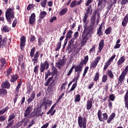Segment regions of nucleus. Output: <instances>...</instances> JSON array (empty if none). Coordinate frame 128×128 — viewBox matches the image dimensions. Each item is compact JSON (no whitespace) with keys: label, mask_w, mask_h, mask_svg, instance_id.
<instances>
[{"label":"nucleus","mask_w":128,"mask_h":128,"mask_svg":"<svg viewBox=\"0 0 128 128\" xmlns=\"http://www.w3.org/2000/svg\"><path fill=\"white\" fill-rule=\"evenodd\" d=\"M30 58H32V62L34 65L36 66V64L38 62V58H40V52L38 51L36 52V48L33 47L30 51Z\"/></svg>","instance_id":"nucleus-1"},{"label":"nucleus","mask_w":128,"mask_h":128,"mask_svg":"<svg viewBox=\"0 0 128 128\" xmlns=\"http://www.w3.org/2000/svg\"><path fill=\"white\" fill-rule=\"evenodd\" d=\"M5 16L9 24H12V22L14 18V9L12 8H7L5 12Z\"/></svg>","instance_id":"nucleus-2"},{"label":"nucleus","mask_w":128,"mask_h":128,"mask_svg":"<svg viewBox=\"0 0 128 128\" xmlns=\"http://www.w3.org/2000/svg\"><path fill=\"white\" fill-rule=\"evenodd\" d=\"M15 118L16 115L14 113L8 116V122L6 128H18L16 125L14 124V120H13Z\"/></svg>","instance_id":"nucleus-3"},{"label":"nucleus","mask_w":128,"mask_h":128,"mask_svg":"<svg viewBox=\"0 0 128 128\" xmlns=\"http://www.w3.org/2000/svg\"><path fill=\"white\" fill-rule=\"evenodd\" d=\"M94 24H90L89 26L86 25L84 26V30L83 32L86 34H94Z\"/></svg>","instance_id":"nucleus-4"},{"label":"nucleus","mask_w":128,"mask_h":128,"mask_svg":"<svg viewBox=\"0 0 128 128\" xmlns=\"http://www.w3.org/2000/svg\"><path fill=\"white\" fill-rule=\"evenodd\" d=\"M78 124L80 128H86V118L84 117L82 118V116L78 117Z\"/></svg>","instance_id":"nucleus-5"},{"label":"nucleus","mask_w":128,"mask_h":128,"mask_svg":"<svg viewBox=\"0 0 128 128\" xmlns=\"http://www.w3.org/2000/svg\"><path fill=\"white\" fill-rule=\"evenodd\" d=\"M97 116L100 122H104L108 118V115L106 113H102V110H98Z\"/></svg>","instance_id":"nucleus-6"},{"label":"nucleus","mask_w":128,"mask_h":128,"mask_svg":"<svg viewBox=\"0 0 128 128\" xmlns=\"http://www.w3.org/2000/svg\"><path fill=\"white\" fill-rule=\"evenodd\" d=\"M48 68H50V64L48 60H46L44 63H41L40 68V72H44L46 70H48Z\"/></svg>","instance_id":"nucleus-7"},{"label":"nucleus","mask_w":128,"mask_h":128,"mask_svg":"<svg viewBox=\"0 0 128 128\" xmlns=\"http://www.w3.org/2000/svg\"><path fill=\"white\" fill-rule=\"evenodd\" d=\"M91 8L92 6H90V5L87 8L86 12L84 13V16L82 19L84 22H86L88 20V14L90 12V14H92V10H91Z\"/></svg>","instance_id":"nucleus-8"},{"label":"nucleus","mask_w":128,"mask_h":128,"mask_svg":"<svg viewBox=\"0 0 128 128\" xmlns=\"http://www.w3.org/2000/svg\"><path fill=\"white\" fill-rule=\"evenodd\" d=\"M91 8L92 6H90V5L87 8L86 12L84 13V16L82 19L84 22H86L88 20V14L90 12V14H92V10H91Z\"/></svg>","instance_id":"nucleus-9"},{"label":"nucleus","mask_w":128,"mask_h":128,"mask_svg":"<svg viewBox=\"0 0 128 128\" xmlns=\"http://www.w3.org/2000/svg\"><path fill=\"white\" fill-rule=\"evenodd\" d=\"M26 36H22L20 38V48L21 50H24L26 46Z\"/></svg>","instance_id":"nucleus-10"},{"label":"nucleus","mask_w":128,"mask_h":128,"mask_svg":"<svg viewBox=\"0 0 128 128\" xmlns=\"http://www.w3.org/2000/svg\"><path fill=\"white\" fill-rule=\"evenodd\" d=\"M100 58H102L100 56H98L95 58L94 60L93 61L90 65V70H92V68H96V66H98Z\"/></svg>","instance_id":"nucleus-11"},{"label":"nucleus","mask_w":128,"mask_h":128,"mask_svg":"<svg viewBox=\"0 0 128 128\" xmlns=\"http://www.w3.org/2000/svg\"><path fill=\"white\" fill-rule=\"evenodd\" d=\"M74 38H72L68 43V46L66 50H68L69 54L72 52V46H74Z\"/></svg>","instance_id":"nucleus-12"},{"label":"nucleus","mask_w":128,"mask_h":128,"mask_svg":"<svg viewBox=\"0 0 128 128\" xmlns=\"http://www.w3.org/2000/svg\"><path fill=\"white\" fill-rule=\"evenodd\" d=\"M84 66V64L80 62L78 65L76 66L74 65V72L80 73L82 72V68Z\"/></svg>","instance_id":"nucleus-13"},{"label":"nucleus","mask_w":128,"mask_h":128,"mask_svg":"<svg viewBox=\"0 0 128 128\" xmlns=\"http://www.w3.org/2000/svg\"><path fill=\"white\" fill-rule=\"evenodd\" d=\"M88 34L86 33L82 32V39L81 40L80 44L83 46H84L86 44L88 40Z\"/></svg>","instance_id":"nucleus-14"},{"label":"nucleus","mask_w":128,"mask_h":128,"mask_svg":"<svg viewBox=\"0 0 128 128\" xmlns=\"http://www.w3.org/2000/svg\"><path fill=\"white\" fill-rule=\"evenodd\" d=\"M33 108H34V106H28L26 108L25 110V112L24 113V116L25 118H26V116H30V112H32Z\"/></svg>","instance_id":"nucleus-15"},{"label":"nucleus","mask_w":128,"mask_h":128,"mask_svg":"<svg viewBox=\"0 0 128 128\" xmlns=\"http://www.w3.org/2000/svg\"><path fill=\"white\" fill-rule=\"evenodd\" d=\"M20 78V77L18 76V74H13L10 76V82H16L17 80H18Z\"/></svg>","instance_id":"nucleus-16"},{"label":"nucleus","mask_w":128,"mask_h":128,"mask_svg":"<svg viewBox=\"0 0 128 128\" xmlns=\"http://www.w3.org/2000/svg\"><path fill=\"white\" fill-rule=\"evenodd\" d=\"M92 100H94V98H91L87 100L86 106L88 110H90L92 108Z\"/></svg>","instance_id":"nucleus-17"},{"label":"nucleus","mask_w":128,"mask_h":128,"mask_svg":"<svg viewBox=\"0 0 128 128\" xmlns=\"http://www.w3.org/2000/svg\"><path fill=\"white\" fill-rule=\"evenodd\" d=\"M42 108H38V106L36 108H35L34 109V114L33 115V117L34 118V116H40V112H42Z\"/></svg>","instance_id":"nucleus-18"},{"label":"nucleus","mask_w":128,"mask_h":128,"mask_svg":"<svg viewBox=\"0 0 128 128\" xmlns=\"http://www.w3.org/2000/svg\"><path fill=\"white\" fill-rule=\"evenodd\" d=\"M1 88H10V83L8 80H6L2 83Z\"/></svg>","instance_id":"nucleus-19"},{"label":"nucleus","mask_w":128,"mask_h":128,"mask_svg":"<svg viewBox=\"0 0 128 128\" xmlns=\"http://www.w3.org/2000/svg\"><path fill=\"white\" fill-rule=\"evenodd\" d=\"M34 22H36V14L33 13L31 14L29 18V24H30L34 26Z\"/></svg>","instance_id":"nucleus-20"},{"label":"nucleus","mask_w":128,"mask_h":128,"mask_svg":"<svg viewBox=\"0 0 128 128\" xmlns=\"http://www.w3.org/2000/svg\"><path fill=\"white\" fill-rule=\"evenodd\" d=\"M52 101H51L50 100H47L43 102L42 104L44 106V108L46 110H48V106H52Z\"/></svg>","instance_id":"nucleus-21"},{"label":"nucleus","mask_w":128,"mask_h":128,"mask_svg":"<svg viewBox=\"0 0 128 128\" xmlns=\"http://www.w3.org/2000/svg\"><path fill=\"white\" fill-rule=\"evenodd\" d=\"M96 10H94V12L92 14V16L91 17L90 19V24H94L96 26Z\"/></svg>","instance_id":"nucleus-22"},{"label":"nucleus","mask_w":128,"mask_h":128,"mask_svg":"<svg viewBox=\"0 0 128 128\" xmlns=\"http://www.w3.org/2000/svg\"><path fill=\"white\" fill-rule=\"evenodd\" d=\"M56 103L54 104L52 106L50 109L46 113V114H50V116H54V114H56V110H54V108H56Z\"/></svg>","instance_id":"nucleus-23"},{"label":"nucleus","mask_w":128,"mask_h":128,"mask_svg":"<svg viewBox=\"0 0 128 128\" xmlns=\"http://www.w3.org/2000/svg\"><path fill=\"white\" fill-rule=\"evenodd\" d=\"M124 102L125 108L128 110V89L126 90L125 96H124Z\"/></svg>","instance_id":"nucleus-24"},{"label":"nucleus","mask_w":128,"mask_h":128,"mask_svg":"<svg viewBox=\"0 0 128 128\" xmlns=\"http://www.w3.org/2000/svg\"><path fill=\"white\" fill-rule=\"evenodd\" d=\"M104 40H102L100 41L98 44V50L99 52H102V50L104 48Z\"/></svg>","instance_id":"nucleus-25"},{"label":"nucleus","mask_w":128,"mask_h":128,"mask_svg":"<svg viewBox=\"0 0 128 128\" xmlns=\"http://www.w3.org/2000/svg\"><path fill=\"white\" fill-rule=\"evenodd\" d=\"M35 98H36V92H34V91L32 93L30 94V98L27 100V102L28 104H30V102H32L34 100Z\"/></svg>","instance_id":"nucleus-26"},{"label":"nucleus","mask_w":128,"mask_h":128,"mask_svg":"<svg viewBox=\"0 0 128 128\" xmlns=\"http://www.w3.org/2000/svg\"><path fill=\"white\" fill-rule=\"evenodd\" d=\"M114 118H116V113L112 112L106 120L107 124H110Z\"/></svg>","instance_id":"nucleus-27"},{"label":"nucleus","mask_w":128,"mask_h":128,"mask_svg":"<svg viewBox=\"0 0 128 128\" xmlns=\"http://www.w3.org/2000/svg\"><path fill=\"white\" fill-rule=\"evenodd\" d=\"M1 30L2 32H8L10 30V28L8 25H3Z\"/></svg>","instance_id":"nucleus-28"},{"label":"nucleus","mask_w":128,"mask_h":128,"mask_svg":"<svg viewBox=\"0 0 128 128\" xmlns=\"http://www.w3.org/2000/svg\"><path fill=\"white\" fill-rule=\"evenodd\" d=\"M126 74L122 72V74H120V76L118 78V80L120 82V84H122L124 82V79H125L124 78H126Z\"/></svg>","instance_id":"nucleus-29"},{"label":"nucleus","mask_w":128,"mask_h":128,"mask_svg":"<svg viewBox=\"0 0 128 128\" xmlns=\"http://www.w3.org/2000/svg\"><path fill=\"white\" fill-rule=\"evenodd\" d=\"M125 61H126V58L124 56H121L117 62L118 66H122V64H123Z\"/></svg>","instance_id":"nucleus-30"},{"label":"nucleus","mask_w":128,"mask_h":128,"mask_svg":"<svg viewBox=\"0 0 128 128\" xmlns=\"http://www.w3.org/2000/svg\"><path fill=\"white\" fill-rule=\"evenodd\" d=\"M56 82L54 80H52V82L50 83L49 84V86L48 88V90H50V92L52 91V90L56 86Z\"/></svg>","instance_id":"nucleus-31"},{"label":"nucleus","mask_w":128,"mask_h":128,"mask_svg":"<svg viewBox=\"0 0 128 128\" xmlns=\"http://www.w3.org/2000/svg\"><path fill=\"white\" fill-rule=\"evenodd\" d=\"M73 32L72 30H69L68 33L66 34V40H70V38H72Z\"/></svg>","instance_id":"nucleus-32"},{"label":"nucleus","mask_w":128,"mask_h":128,"mask_svg":"<svg viewBox=\"0 0 128 128\" xmlns=\"http://www.w3.org/2000/svg\"><path fill=\"white\" fill-rule=\"evenodd\" d=\"M102 24H104V22H102V24L100 26L98 31H97V34H98V36H102L104 32H102Z\"/></svg>","instance_id":"nucleus-33"},{"label":"nucleus","mask_w":128,"mask_h":128,"mask_svg":"<svg viewBox=\"0 0 128 128\" xmlns=\"http://www.w3.org/2000/svg\"><path fill=\"white\" fill-rule=\"evenodd\" d=\"M8 94V90L4 89V88H1L0 89V96H6Z\"/></svg>","instance_id":"nucleus-34"},{"label":"nucleus","mask_w":128,"mask_h":128,"mask_svg":"<svg viewBox=\"0 0 128 128\" xmlns=\"http://www.w3.org/2000/svg\"><path fill=\"white\" fill-rule=\"evenodd\" d=\"M33 88L34 87L30 84H28L27 85V92L28 94H30V92L32 90Z\"/></svg>","instance_id":"nucleus-35"},{"label":"nucleus","mask_w":128,"mask_h":128,"mask_svg":"<svg viewBox=\"0 0 128 128\" xmlns=\"http://www.w3.org/2000/svg\"><path fill=\"white\" fill-rule=\"evenodd\" d=\"M22 80H20L16 88V92H20V86H22Z\"/></svg>","instance_id":"nucleus-36"},{"label":"nucleus","mask_w":128,"mask_h":128,"mask_svg":"<svg viewBox=\"0 0 128 128\" xmlns=\"http://www.w3.org/2000/svg\"><path fill=\"white\" fill-rule=\"evenodd\" d=\"M64 63L62 60H59L58 62L56 63V68H60V66H64Z\"/></svg>","instance_id":"nucleus-37"},{"label":"nucleus","mask_w":128,"mask_h":128,"mask_svg":"<svg viewBox=\"0 0 128 128\" xmlns=\"http://www.w3.org/2000/svg\"><path fill=\"white\" fill-rule=\"evenodd\" d=\"M48 13L46 11H42L40 12L39 18H44L45 16H46Z\"/></svg>","instance_id":"nucleus-38"},{"label":"nucleus","mask_w":128,"mask_h":128,"mask_svg":"<svg viewBox=\"0 0 128 128\" xmlns=\"http://www.w3.org/2000/svg\"><path fill=\"white\" fill-rule=\"evenodd\" d=\"M54 80V76H52L49 78L48 80H46V82L44 83L45 86H48L50 83L52 82V80Z\"/></svg>","instance_id":"nucleus-39"},{"label":"nucleus","mask_w":128,"mask_h":128,"mask_svg":"<svg viewBox=\"0 0 128 128\" xmlns=\"http://www.w3.org/2000/svg\"><path fill=\"white\" fill-rule=\"evenodd\" d=\"M0 62L1 64L0 66L1 68H2V66H4L6 64V58H1L0 59Z\"/></svg>","instance_id":"nucleus-40"},{"label":"nucleus","mask_w":128,"mask_h":128,"mask_svg":"<svg viewBox=\"0 0 128 128\" xmlns=\"http://www.w3.org/2000/svg\"><path fill=\"white\" fill-rule=\"evenodd\" d=\"M88 56H86L84 58V60H81L80 62H82V64H88Z\"/></svg>","instance_id":"nucleus-41"},{"label":"nucleus","mask_w":128,"mask_h":128,"mask_svg":"<svg viewBox=\"0 0 128 128\" xmlns=\"http://www.w3.org/2000/svg\"><path fill=\"white\" fill-rule=\"evenodd\" d=\"M52 72H51L52 74V76H56V74H58V69L56 68V67H53V68H52Z\"/></svg>","instance_id":"nucleus-42"},{"label":"nucleus","mask_w":128,"mask_h":128,"mask_svg":"<svg viewBox=\"0 0 128 128\" xmlns=\"http://www.w3.org/2000/svg\"><path fill=\"white\" fill-rule=\"evenodd\" d=\"M44 41H45L44 38H42L40 36L38 39V46H42V44H44Z\"/></svg>","instance_id":"nucleus-43"},{"label":"nucleus","mask_w":128,"mask_h":128,"mask_svg":"<svg viewBox=\"0 0 128 128\" xmlns=\"http://www.w3.org/2000/svg\"><path fill=\"white\" fill-rule=\"evenodd\" d=\"M106 74L110 78H114V74H112V72L110 70H108Z\"/></svg>","instance_id":"nucleus-44"},{"label":"nucleus","mask_w":128,"mask_h":128,"mask_svg":"<svg viewBox=\"0 0 128 128\" xmlns=\"http://www.w3.org/2000/svg\"><path fill=\"white\" fill-rule=\"evenodd\" d=\"M112 27L110 26L105 30L104 32L108 36V34H110V33L112 32Z\"/></svg>","instance_id":"nucleus-45"},{"label":"nucleus","mask_w":128,"mask_h":128,"mask_svg":"<svg viewBox=\"0 0 128 128\" xmlns=\"http://www.w3.org/2000/svg\"><path fill=\"white\" fill-rule=\"evenodd\" d=\"M66 12H68V8H64L62 9L59 13L60 16H64V14H66Z\"/></svg>","instance_id":"nucleus-46"},{"label":"nucleus","mask_w":128,"mask_h":128,"mask_svg":"<svg viewBox=\"0 0 128 128\" xmlns=\"http://www.w3.org/2000/svg\"><path fill=\"white\" fill-rule=\"evenodd\" d=\"M78 84V83H74L72 85V86L70 90L68 91V94H70L72 92L73 90H74V88H76V86Z\"/></svg>","instance_id":"nucleus-47"},{"label":"nucleus","mask_w":128,"mask_h":128,"mask_svg":"<svg viewBox=\"0 0 128 128\" xmlns=\"http://www.w3.org/2000/svg\"><path fill=\"white\" fill-rule=\"evenodd\" d=\"M74 102H80V94L76 95Z\"/></svg>","instance_id":"nucleus-48"},{"label":"nucleus","mask_w":128,"mask_h":128,"mask_svg":"<svg viewBox=\"0 0 128 128\" xmlns=\"http://www.w3.org/2000/svg\"><path fill=\"white\" fill-rule=\"evenodd\" d=\"M60 48H62V43H60V42H58L56 45L55 51L58 52V50H60Z\"/></svg>","instance_id":"nucleus-49"},{"label":"nucleus","mask_w":128,"mask_h":128,"mask_svg":"<svg viewBox=\"0 0 128 128\" xmlns=\"http://www.w3.org/2000/svg\"><path fill=\"white\" fill-rule=\"evenodd\" d=\"M100 80V73L98 72H96L95 74V76L94 78V82H98V80Z\"/></svg>","instance_id":"nucleus-50"},{"label":"nucleus","mask_w":128,"mask_h":128,"mask_svg":"<svg viewBox=\"0 0 128 128\" xmlns=\"http://www.w3.org/2000/svg\"><path fill=\"white\" fill-rule=\"evenodd\" d=\"M78 6V1L74 0L70 4V6L71 8H76Z\"/></svg>","instance_id":"nucleus-51"},{"label":"nucleus","mask_w":128,"mask_h":128,"mask_svg":"<svg viewBox=\"0 0 128 128\" xmlns=\"http://www.w3.org/2000/svg\"><path fill=\"white\" fill-rule=\"evenodd\" d=\"M36 40V36L34 35L31 34L30 36V42H34Z\"/></svg>","instance_id":"nucleus-52"},{"label":"nucleus","mask_w":128,"mask_h":128,"mask_svg":"<svg viewBox=\"0 0 128 128\" xmlns=\"http://www.w3.org/2000/svg\"><path fill=\"white\" fill-rule=\"evenodd\" d=\"M47 2L48 0H43L40 2V5L42 8H46V6Z\"/></svg>","instance_id":"nucleus-53"},{"label":"nucleus","mask_w":128,"mask_h":128,"mask_svg":"<svg viewBox=\"0 0 128 128\" xmlns=\"http://www.w3.org/2000/svg\"><path fill=\"white\" fill-rule=\"evenodd\" d=\"M38 68H40L38 65H36L34 68V72L36 74H38Z\"/></svg>","instance_id":"nucleus-54"},{"label":"nucleus","mask_w":128,"mask_h":128,"mask_svg":"<svg viewBox=\"0 0 128 128\" xmlns=\"http://www.w3.org/2000/svg\"><path fill=\"white\" fill-rule=\"evenodd\" d=\"M8 108H8V106H6L4 108L2 109L0 111V114H4V112H8Z\"/></svg>","instance_id":"nucleus-55"},{"label":"nucleus","mask_w":128,"mask_h":128,"mask_svg":"<svg viewBox=\"0 0 128 128\" xmlns=\"http://www.w3.org/2000/svg\"><path fill=\"white\" fill-rule=\"evenodd\" d=\"M128 20H126V19L124 18L122 23V26H126V25L128 24Z\"/></svg>","instance_id":"nucleus-56"},{"label":"nucleus","mask_w":128,"mask_h":128,"mask_svg":"<svg viewBox=\"0 0 128 128\" xmlns=\"http://www.w3.org/2000/svg\"><path fill=\"white\" fill-rule=\"evenodd\" d=\"M108 80V75H103L102 77V82H106Z\"/></svg>","instance_id":"nucleus-57"},{"label":"nucleus","mask_w":128,"mask_h":128,"mask_svg":"<svg viewBox=\"0 0 128 128\" xmlns=\"http://www.w3.org/2000/svg\"><path fill=\"white\" fill-rule=\"evenodd\" d=\"M109 100H111V102H114V100H116V96H114V94H111L109 96Z\"/></svg>","instance_id":"nucleus-58"},{"label":"nucleus","mask_w":128,"mask_h":128,"mask_svg":"<svg viewBox=\"0 0 128 128\" xmlns=\"http://www.w3.org/2000/svg\"><path fill=\"white\" fill-rule=\"evenodd\" d=\"M68 84V82H66L64 83H62L61 87H60V90L62 91L64 90H66V86Z\"/></svg>","instance_id":"nucleus-59"},{"label":"nucleus","mask_w":128,"mask_h":128,"mask_svg":"<svg viewBox=\"0 0 128 128\" xmlns=\"http://www.w3.org/2000/svg\"><path fill=\"white\" fill-rule=\"evenodd\" d=\"M116 55L114 54L113 55L107 62H108L109 64H112V62L114 60V58H116Z\"/></svg>","instance_id":"nucleus-60"},{"label":"nucleus","mask_w":128,"mask_h":128,"mask_svg":"<svg viewBox=\"0 0 128 128\" xmlns=\"http://www.w3.org/2000/svg\"><path fill=\"white\" fill-rule=\"evenodd\" d=\"M12 68H8V70H6V76H10V74H12Z\"/></svg>","instance_id":"nucleus-61"},{"label":"nucleus","mask_w":128,"mask_h":128,"mask_svg":"<svg viewBox=\"0 0 128 128\" xmlns=\"http://www.w3.org/2000/svg\"><path fill=\"white\" fill-rule=\"evenodd\" d=\"M8 40V38H5L3 39V40H2V46H6V42Z\"/></svg>","instance_id":"nucleus-62"},{"label":"nucleus","mask_w":128,"mask_h":128,"mask_svg":"<svg viewBox=\"0 0 128 128\" xmlns=\"http://www.w3.org/2000/svg\"><path fill=\"white\" fill-rule=\"evenodd\" d=\"M96 45L94 44V46H92V48L90 49V51H89V54H92V52H94L96 51Z\"/></svg>","instance_id":"nucleus-63"},{"label":"nucleus","mask_w":128,"mask_h":128,"mask_svg":"<svg viewBox=\"0 0 128 128\" xmlns=\"http://www.w3.org/2000/svg\"><path fill=\"white\" fill-rule=\"evenodd\" d=\"M127 4H128V0H122L120 2V4L122 6H126Z\"/></svg>","instance_id":"nucleus-64"}]
</instances>
